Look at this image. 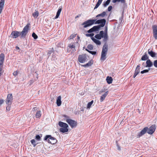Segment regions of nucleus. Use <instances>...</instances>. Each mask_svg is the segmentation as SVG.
Here are the masks:
<instances>
[{"label":"nucleus","instance_id":"17","mask_svg":"<svg viewBox=\"0 0 157 157\" xmlns=\"http://www.w3.org/2000/svg\"><path fill=\"white\" fill-rule=\"evenodd\" d=\"M62 102L61 101V97L60 96H59L56 100V104L58 106H60L61 105Z\"/></svg>","mask_w":157,"mask_h":157},{"label":"nucleus","instance_id":"45","mask_svg":"<svg viewBox=\"0 0 157 157\" xmlns=\"http://www.w3.org/2000/svg\"><path fill=\"white\" fill-rule=\"evenodd\" d=\"M63 117L65 118V119L66 120V121L67 119H70L69 118V117L67 115H63Z\"/></svg>","mask_w":157,"mask_h":157},{"label":"nucleus","instance_id":"21","mask_svg":"<svg viewBox=\"0 0 157 157\" xmlns=\"http://www.w3.org/2000/svg\"><path fill=\"white\" fill-rule=\"evenodd\" d=\"M39 12L37 10H35V11L32 13V16L34 18H37L39 16Z\"/></svg>","mask_w":157,"mask_h":157},{"label":"nucleus","instance_id":"42","mask_svg":"<svg viewBox=\"0 0 157 157\" xmlns=\"http://www.w3.org/2000/svg\"><path fill=\"white\" fill-rule=\"evenodd\" d=\"M10 105H8L6 107V110L7 111H9L10 109Z\"/></svg>","mask_w":157,"mask_h":157},{"label":"nucleus","instance_id":"50","mask_svg":"<svg viewBox=\"0 0 157 157\" xmlns=\"http://www.w3.org/2000/svg\"><path fill=\"white\" fill-rule=\"evenodd\" d=\"M15 48L16 50H18L20 49V48L18 46H16Z\"/></svg>","mask_w":157,"mask_h":157},{"label":"nucleus","instance_id":"46","mask_svg":"<svg viewBox=\"0 0 157 157\" xmlns=\"http://www.w3.org/2000/svg\"><path fill=\"white\" fill-rule=\"evenodd\" d=\"M112 8V7L111 6H109L108 8V10L109 11H111Z\"/></svg>","mask_w":157,"mask_h":157},{"label":"nucleus","instance_id":"29","mask_svg":"<svg viewBox=\"0 0 157 157\" xmlns=\"http://www.w3.org/2000/svg\"><path fill=\"white\" fill-rule=\"evenodd\" d=\"M93 102V100H92L90 102H88L87 105V108L88 109H90Z\"/></svg>","mask_w":157,"mask_h":157},{"label":"nucleus","instance_id":"5","mask_svg":"<svg viewBox=\"0 0 157 157\" xmlns=\"http://www.w3.org/2000/svg\"><path fill=\"white\" fill-rule=\"evenodd\" d=\"M44 140H47L49 143L51 144H54L56 143L57 140L54 137H52L50 135H47L45 136L44 139Z\"/></svg>","mask_w":157,"mask_h":157},{"label":"nucleus","instance_id":"2","mask_svg":"<svg viewBox=\"0 0 157 157\" xmlns=\"http://www.w3.org/2000/svg\"><path fill=\"white\" fill-rule=\"evenodd\" d=\"M156 126L155 124H153L149 128L147 127L144 128L137 135V138H139L143 135L145 134L146 132L149 134H152L155 131Z\"/></svg>","mask_w":157,"mask_h":157},{"label":"nucleus","instance_id":"15","mask_svg":"<svg viewBox=\"0 0 157 157\" xmlns=\"http://www.w3.org/2000/svg\"><path fill=\"white\" fill-rule=\"evenodd\" d=\"M146 67H151L153 65L150 59H148L146 62Z\"/></svg>","mask_w":157,"mask_h":157},{"label":"nucleus","instance_id":"39","mask_svg":"<svg viewBox=\"0 0 157 157\" xmlns=\"http://www.w3.org/2000/svg\"><path fill=\"white\" fill-rule=\"evenodd\" d=\"M94 35V34L93 33H91L90 34H86V36H90L91 37H93V36Z\"/></svg>","mask_w":157,"mask_h":157},{"label":"nucleus","instance_id":"6","mask_svg":"<svg viewBox=\"0 0 157 157\" xmlns=\"http://www.w3.org/2000/svg\"><path fill=\"white\" fill-rule=\"evenodd\" d=\"M5 56L3 53H1L0 55V76H1L4 72L3 69L4 61Z\"/></svg>","mask_w":157,"mask_h":157},{"label":"nucleus","instance_id":"23","mask_svg":"<svg viewBox=\"0 0 157 157\" xmlns=\"http://www.w3.org/2000/svg\"><path fill=\"white\" fill-rule=\"evenodd\" d=\"M148 59V56L146 53H145V54L143 55L141 58V60H147Z\"/></svg>","mask_w":157,"mask_h":157},{"label":"nucleus","instance_id":"38","mask_svg":"<svg viewBox=\"0 0 157 157\" xmlns=\"http://www.w3.org/2000/svg\"><path fill=\"white\" fill-rule=\"evenodd\" d=\"M76 34H74L71 35L69 37V39H73L76 36Z\"/></svg>","mask_w":157,"mask_h":157},{"label":"nucleus","instance_id":"26","mask_svg":"<svg viewBox=\"0 0 157 157\" xmlns=\"http://www.w3.org/2000/svg\"><path fill=\"white\" fill-rule=\"evenodd\" d=\"M106 13L104 11L102 13L98 14L97 15L96 17H104L106 15Z\"/></svg>","mask_w":157,"mask_h":157},{"label":"nucleus","instance_id":"49","mask_svg":"<svg viewBox=\"0 0 157 157\" xmlns=\"http://www.w3.org/2000/svg\"><path fill=\"white\" fill-rule=\"evenodd\" d=\"M138 74H137L135 72L133 75L134 78H135Z\"/></svg>","mask_w":157,"mask_h":157},{"label":"nucleus","instance_id":"27","mask_svg":"<svg viewBox=\"0 0 157 157\" xmlns=\"http://www.w3.org/2000/svg\"><path fill=\"white\" fill-rule=\"evenodd\" d=\"M121 2V3L125 4L126 2L125 0H112L113 3H116L117 2Z\"/></svg>","mask_w":157,"mask_h":157},{"label":"nucleus","instance_id":"52","mask_svg":"<svg viewBox=\"0 0 157 157\" xmlns=\"http://www.w3.org/2000/svg\"><path fill=\"white\" fill-rule=\"evenodd\" d=\"M121 149L120 148V147H119V148H118V150H120Z\"/></svg>","mask_w":157,"mask_h":157},{"label":"nucleus","instance_id":"32","mask_svg":"<svg viewBox=\"0 0 157 157\" xmlns=\"http://www.w3.org/2000/svg\"><path fill=\"white\" fill-rule=\"evenodd\" d=\"M68 47L71 49L75 48V45L74 43L72 44H69L68 45Z\"/></svg>","mask_w":157,"mask_h":157},{"label":"nucleus","instance_id":"48","mask_svg":"<svg viewBox=\"0 0 157 157\" xmlns=\"http://www.w3.org/2000/svg\"><path fill=\"white\" fill-rule=\"evenodd\" d=\"M37 110V108L36 107L33 108L32 109L33 111H35Z\"/></svg>","mask_w":157,"mask_h":157},{"label":"nucleus","instance_id":"30","mask_svg":"<svg viewBox=\"0 0 157 157\" xmlns=\"http://www.w3.org/2000/svg\"><path fill=\"white\" fill-rule=\"evenodd\" d=\"M111 0H107L105 2H104L103 4V6L104 7H106L110 3Z\"/></svg>","mask_w":157,"mask_h":157},{"label":"nucleus","instance_id":"31","mask_svg":"<svg viewBox=\"0 0 157 157\" xmlns=\"http://www.w3.org/2000/svg\"><path fill=\"white\" fill-rule=\"evenodd\" d=\"M41 116L40 111H37L36 114V117L37 118H39Z\"/></svg>","mask_w":157,"mask_h":157},{"label":"nucleus","instance_id":"18","mask_svg":"<svg viewBox=\"0 0 157 157\" xmlns=\"http://www.w3.org/2000/svg\"><path fill=\"white\" fill-rule=\"evenodd\" d=\"M108 94V91H107L100 98V101L102 102L105 99V98L107 95Z\"/></svg>","mask_w":157,"mask_h":157},{"label":"nucleus","instance_id":"41","mask_svg":"<svg viewBox=\"0 0 157 157\" xmlns=\"http://www.w3.org/2000/svg\"><path fill=\"white\" fill-rule=\"evenodd\" d=\"M153 65L154 67L156 68H157V60H155L154 61Z\"/></svg>","mask_w":157,"mask_h":157},{"label":"nucleus","instance_id":"36","mask_svg":"<svg viewBox=\"0 0 157 157\" xmlns=\"http://www.w3.org/2000/svg\"><path fill=\"white\" fill-rule=\"evenodd\" d=\"M87 48L89 50H92L93 49V46L91 44H89L87 46Z\"/></svg>","mask_w":157,"mask_h":157},{"label":"nucleus","instance_id":"8","mask_svg":"<svg viewBox=\"0 0 157 157\" xmlns=\"http://www.w3.org/2000/svg\"><path fill=\"white\" fill-rule=\"evenodd\" d=\"M88 56L86 54L80 55L78 57V61L81 63H83L88 60Z\"/></svg>","mask_w":157,"mask_h":157},{"label":"nucleus","instance_id":"9","mask_svg":"<svg viewBox=\"0 0 157 157\" xmlns=\"http://www.w3.org/2000/svg\"><path fill=\"white\" fill-rule=\"evenodd\" d=\"M106 22V20L104 19H103L98 20L97 21L96 20L94 23L95 24H100L98 25L100 26V27H103L105 26Z\"/></svg>","mask_w":157,"mask_h":157},{"label":"nucleus","instance_id":"16","mask_svg":"<svg viewBox=\"0 0 157 157\" xmlns=\"http://www.w3.org/2000/svg\"><path fill=\"white\" fill-rule=\"evenodd\" d=\"M148 54L150 55V56L152 57H155L156 55V53L153 51H151V50L149 49L148 50Z\"/></svg>","mask_w":157,"mask_h":157},{"label":"nucleus","instance_id":"7","mask_svg":"<svg viewBox=\"0 0 157 157\" xmlns=\"http://www.w3.org/2000/svg\"><path fill=\"white\" fill-rule=\"evenodd\" d=\"M96 19H89L84 21L82 24V25L83 26L84 28H86L88 26H91L94 24H95V22Z\"/></svg>","mask_w":157,"mask_h":157},{"label":"nucleus","instance_id":"24","mask_svg":"<svg viewBox=\"0 0 157 157\" xmlns=\"http://www.w3.org/2000/svg\"><path fill=\"white\" fill-rule=\"evenodd\" d=\"M140 64H139L138 65L136 68L135 71V72L137 74H138L140 72Z\"/></svg>","mask_w":157,"mask_h":157},{"label":"nucleus","instance_id":"28","mask_svg":"<svg viewBox=\"0 0 157 157\" xmlns=\"http://www.w3.org/2000/svg\"><path fill=\"white\" fill-rule=\"evenodd\" d=\"M92 28L93 29V30H94V32H95L98 31L99 30L100 27V26H99L98 25L94 26H93Z\"/></svg>","mask_w":157,"mask_h":157},{"label":"nucleus","instance_id":"35","mask_svg":"<svg viewBox=\"0 0 157 157\" xmlns=\"http://www.w3.org/2000/svg\"><path fill=\"white\" fill-rule=\"evenodd\" d=\"M86 50L90 53L92 54L93 55H94L96 54V52L90 51L88 50L87 49H86Z\"/></svg>","mask_w":157,"mask_h":157},{"label":"nucleus","instance_id":"25","mask_svg":"<svg viewBox=\"0 0 157 157\" xmlns=\"http://www.w3.org/2000/svg\"><path fill=\"white\" fill-rule=\"evenodd\" d=\"M103 0H98L97 3L94 9H97V8L98 7L100 6V5L101 4V3Z\"/></svg>","mask_w":157,"mask_h":157},{"label":"nucleus","instance_id":"43","mask_svg":"<svg viewBox=\"0 0 157 157\" xmlns=\"http://www.w3.org/2000/svg\"><path fill=\"white\" fill-rule=\"evenodd\" d=\"M87 32L88 33H92L93 32H94V30H93V28H92L90 29L89 30L87 31Z\"/></svg>","mask_w":157,"mask_h":157},{"label":"nucleus","instance_id":"13","mask_svg":"<svg viewBox=\"0 0 157 157\" xmlns=\"http://www.w3.org/2000/svg\"><path fill=\"white\" fill-rule=\"evenodd\" d=\"M10 35L11 36L12 38H17L20 35V32L17 31H13L11 33Z\"/></svg>","mask_w":157,"mask_h":157},{"label":"nucleus","instance_id":"20","mask_svg":"<svg viewBox=\"0 0 157 157\" xmlns=\"http://www.w3.org/2000/svg\"><path fill=\"white\" fill-rule=\"evenodd\" d=\"M62 8H61V7H59V10H58L57 12L56 15L55 17V19H56L59 17L60 14V13L62 11Z\"/></svg>","mask_w":157,"mask_h":157},{"label":"nucleus","instance_id":"40","mask_svg":"<svg viewBox=\"0 0 157 157\" xmlns=\"http://www.w3.org/2000/svg\"><path fill=\"white\" fill-rule=\"evenodd\" d=\"M35 139L39 141L40 140L41 138L39 135H36V136Z\"/></svg>","mask_w":157,"mask_h":157},{"label":"nucleus","instance_id":"12","mask_svg":"<svg viewBox=\"0 0 157 157\" xmlns=\"http://www.w3.org/2000/svg\"><path fill=\"white\" fill-rule=\"evenodd\" d=\"M153 31V35L155 40H157V26L153 25L152 26Z\"/></svg>","mask_w":157,"mask_h":157},{"label":"nucleus","instance_id":"14","mask_svg":"<svg viewBox=\"0 0 157 157\" xmlns=\"http://www.w3.org/2000/svg\"><path fill=\"white\" fill-rule=\"evenodd\" d=\"M91 39L97 45H100L101 44V42L98 40L99 39L95 38V37L94 38V37H91Z\"/></svg>","mask_w":157,"mask_h":157},{"label":"nucleus","instance_id":"19","mask_svg":"<svg viewBox=\"0 0 157 157\" xmlns=\"http://www.w3.org/2000/svg\"><path fill=\"white\" fill-rule=\"evenodd\" d=\"M106 80L108 84H110L112 82L113 79L111 77L107 76L106 78Z\"/></svg>","mask_w":157,"mask_h":157},{"label":"nucleus","instance_id":"51","mask_svg":"<svg viewBox=\"0 0 157 157\" xmlns=\"http://www.w3.org/2000/svg\"><path fill=\"white\" fill-rule=\"evenodd\" d=\"M78 17V16H76V17H75V18H77V17Z\"/></svg>","mask_w":157,"mask_h":157},{"label":"nucleus","instance_id":"11","mask_svg":"<svg viewBox=\"0 0 157 157\" xmlns=\"http://www.w3.org/2000/svg\"><path fill=\"white\" fill-rule=\"evenodd\" d=\"M13 96L12 94L7 95L6 99V103L8 105H11L12 102Z\"/></svg>","mask_w":157,"mask_h":157},{"label":"nucleus","instance_id":"44","mask_svg":"<svg viewBox=\"0 0 157 157\" xmlns=\"http://www.w3.org/2000/svg\"><path fill=\"white\" fill-rule=\"evenodd\" d=\"M18 72L19 71H14L13 73V75L14 76H17L18 75Z\"/></svg>","mask_w":157,"mask_h":157},{"label":"nucleus","instance_id":"34","mask_svg":"<svg viewBox=\"0 0 157 157\" xmlns=\"http://www.w3.org/2000/svg\"><path fill=\"white\" fill-rule=\"evenodd\" d=\"M150 68H149L148 69L144 70L142 71H141L140 72L141 74H143L145 73H147L148 72L149 70H150Z\"/></svg>","mask_w":157,"mask_h":157},{"label":"nucleus","instance_id":"10","mask_svg":"<svg viewBox=\"0 0 157 157\" xmlns=\"http://www.w3.org/2000/svg\"><path fill=\"white\" fill-rule=\"evenodd\" d=\"M66 121L70 126L71 128H73L77 126V122L71 119H67Z\"/></svg>","mask_w":157,"mask_h":157},{"label":"nucleus","instance_id":"37","mask_svg":"<svg viewBox=\"0 0 157 157\" xmlns=\"http://www.w3.org/2000/svg\"><path fill=\"white\" fill-rule=\"evenodd\" d=\"M32 36L35 39H36L38 38L37 36L34 33H33Z\"/></svg>","mask_w":157,"mask_h":157},{"label":"nucleus","instance_id":"22","mask_svg":"<svg viewBox=\"0 0 157 157\" xmlns=\"http://www.w3.org/2000/svg\"><path fill=\"white\" fill-rule=\"evenodd\" d=\"M93 63V61L91 60H90L88 63H87L86 64L83 65V67H89L91 66Z\"/></svg>","mask_w":157,"mask_h":157},{"label":"nucleus","instance_id":"47","mask_svg":"<svg viewBox=\"0 0 157 157\" xmlns=\"http://www.w3.org/2000/svg\"><path fill=\"white\" fill-rule=\"evenodd\" d=\"M29 82H30L29 85L30 86L34 82V81L33 79L31 80H30Z\"/></svg>","mask_w":157,"mask_h":157},{"label":"nucleus","instance_id":"33","mask_svg":"<svg viewBox=\"0 0 157 157\" xmlns=\"http://www.w3.org/2000/svg\"><path fill=\"white\" fill-rule=\"evenodd\" d=\"M31 144L33 145L34 147H35L36 146L37 144H36V141L35 140L32 139L30 141Z\"/></svg>","mask_w":157,"mask_h":157},{"label":"nucleus","instance_id":"3","mask_svg":"<svg viewBox=\"0 0 157 157\" xmlns=\"http://www.w3.org/2000/svg\"><path fill=\"white\" fill-rule=\"evenodd\" d=\"M58 124L61 127L59 129L60 132L64 133L68 131V125L67 124L62 121H59Z\"/></svg>","mask_w":157,"mask_h":157},{"label":"nucleus","instance_id":"4","mask_svg":"<svg viewBox=\"0 0 157 157\" xmlns=\"http://www.w3.org/2000/svg\"><path fill=\"white\" fill-rule=\"evenodd\" d=\"M30 23H28L24 27L23 30L20 32V35L21 38H25L26 34L28 33V30L30 27Z\"/></svg>","mask_w":157,"mask_h":157},{"label":"nucleus","instance_id":"1","mask_svg":"<svg viewBox=\"0 0 157 157\" xmlns=\"http://www.w3.org/2000/svg\"><path fill=\"white\" fill-rule=\"evenodd\" d=\"M94 37L98 39H101L102 38L103 41L105 43L102 48L100 58V60L101 61H104L106 58V56L108 50V46L107 44V42L108 40L107 27H105V32L103 31H100L99 34L95 36Z\"/></svg>","mask_w":157,"mask_h":157}]
</instances>
